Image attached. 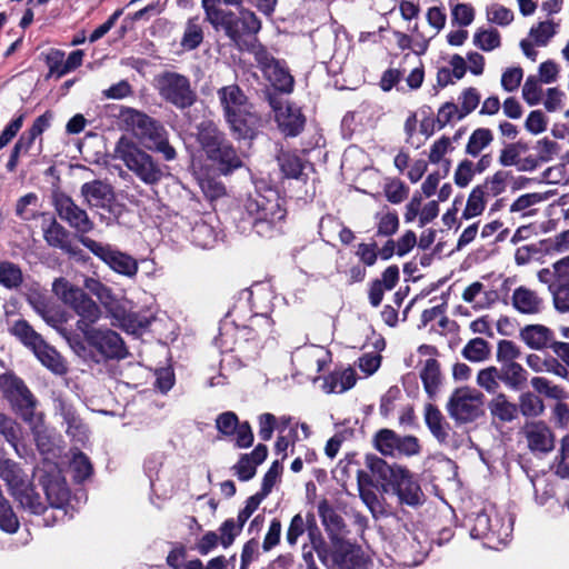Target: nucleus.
<instances>
[{"label":"nucleus","instance_id":"59","mask_svg":"<svg viewBox=\"0 0 569 569\" xmlns=\"http://www.w3.org/2000/svg\"><path fill=\"white\" fill-rule=\"evenodd\" d=\"M519 347L511 340H500L497 346V361L500 365L518 363L516 360L520 357Z\"/></svg>","mask_w":569,"mask_h":569},{"label":"nucleus","instance_id":"64","mask_svg":"<svg viewBox=\"0 0 569 569\" xmlns=\"http://www.w3.org/2000/svg\"><path fill=\"white\" fill-rule=\"evenodd\" d=\"M408 188L400 180L393 179L386 183L385 196L391 203L398 204L402 202L408 196Z\"/></svg>","mask_w":569,"mask_h":569},{"label":"nucleus","instance_id":"33","mask_svg":"<svg viewBox=\"0 0 569 569\" xmlns=\"http://www.w3.org/2000/svg\"><path fill=\"white\" fill-rule=\"evenodd\" d=\"M32 351L39 361L52 372L63 375L67 371L61 356L56 349L47 345L44 340H42Z\"/></svg>","mask_w":569,"mask_h":569},{"label":"nucleus","instance_id":"34","mask_svg":"<svg viewBox=\"0 0 569 569\" xmlns=\"http://www.w3.org/2000/svg\"><path fill=\"white\" fill-rule=\"evenodd\" d=\"M52 291L66 305L74 309L86 297V292L70 283L64 278H58L52 283Z\"/></svg>","mask_w":569,"mask_h":569},{"label":"nucleus","instance_id":"18","mask_svg":"<svg viewBox=\"0 0 569 569\" xmlns=\"http://www.w3.org/2000/svg\"><path fill=\"white\" fill-rule=\"evenodd\" d=\"M253 53L260 69L272 86L280 91L290 92L293 88V78L287 68L261 46L254 47Z\"/></svg>","mask_w":569,"mask_h":569},{"label":"nucleus","instance_id":"42","mask_svg":"<svg viewBox=\"0 0 569 569\" xmlns=\"http://www.w3.org/2000/svg\"><path fill=\"white\" fill-rule=\"evenodd\" d=\"M203 41V30L198 17L190 18L184 27L182 38L180 40L181 47L187 50L197 49Z\"/></svg>","mask_w":569,"mask_h":569},{"label":"nucleus","instance_id":"35","mask_svg":"<svg viewBox=\"0 0 569 569\" xmlns=\"http://www.w3.org/2000/svg\"><path fill=\"white\" fill-rule=\"evenodd\" d=\"M425 420L433 437L440 443H447L449 438V426L443 421L441 412L436 407L429 405L426 408Z\"/></svg>","mask_w":569,"mask_h":569},{"label":"nucleus","instance_id":"31","mask_svg":"<svg viewBox=\"0 0 569 569\" xmlns=\"http://www.w3.org/2000/svg\"><path fill=\"white\" fill-rule=\"evenodd\" d=\"M81 194L86 202L90 207L94 208L107 207L113 198L110 186L99 180L83 183L81 187Z\"/></svg>","mask_w":569,"mask_h":569},{"label":"nucleus","instance_id":"43","mask_svg":"<svg viewBox=\"0 0 569 569\" xmlns=\"http://www.w3.org/2000/svg\"><path fill=\"white\" fill-rule=\"evenodd\" d=\"M420 377L423 382L425 390L429 396L432 397L437 392L441 381V373L438 361L435 359H428L425 362Z\"/></svg>","mask_w":569,"mask_h":569},{"label":"nucleus","instance_id":"44","mask_svg":"<svg viewBox=\"0 0 569 569\" xmlns=\"http://www.w3.org/2000/svg\"><path fill=\"white\" fill-rule=\"evenodd\" d=\"M310 525L316 526L313 515L308 513L306 519L300 513L293 516L286 533L287 542L290 546H296L299 538L306 532V530H309Z\"/></svg>","mask_w":569,"mask_h":569},{"label":"nucleus","instance_id":"5","mask_svg":"<svg viewBox=\"0 0 569 569\" xmlns=\"http://www.w3.org/2000/svg\"><path fill=\"white\" fill-rule=\"evenodd\" d=\"M206 19L216 30H223L233 42L239 43L242 36L254 34L261 23L256 14L249 10H241L239 16L219 7V0H202Z\"/></svg>","mask_w":569,"mask_h":569},{"label":"nucleus","instance_id":"60","mask_svg":"<svg viewBox=\"0 0 569 569\" xmlns=\"http://www.w3.org/2000/svg\"><path fill=\"white\" fill-rule=\"evenodd\" d=\"M0 528L8 533H14L19 528L18 517L6 498L0 501Z\"/></svg>","mask_w":569,"mask_h":569},{"label":"nucleus","instance_id":"62","mask_svg":"<svg viewBox=\"0 0 569 569\" xmlns=\"http://www.w3.org/2000/svg\"><path fill=\"white\" fill-rule=\"evenodd\" d=\"M555 471L561 478L569 479V436L562 438L553 465Z\"/></svg>","mask_w":569,"mask_h":569},{"label":"nucleus","instance_id":"51","mask_svg":"<svg viewBox=\"0 0 569 569\" xmlns=\"http://www.w3.org/2000/svg\"><path fill=\"white\" fill-rule=\"evenodd\" d=\"M525 417H538L545 410L543 401L533 392L527 391L520 395L518 411Z\"/></svg>","mask_w":569,"mask_h":569},{"label":"nucleus","instance_id":"15","mask_svg":"<svg viewBox=\"0 0 569 569\" xmlns=\"http://www.w3.org/2000/svg\"><path fill=\"white\" fill-rule=\"evenodd\" d=\"M37 476L48 503L54 509H62L69 500L70 492L58 466L44 462L42 467L37 468Z\"/></svg>","mask_w":569,"mask_h":569},{"label":"nucleus","instance_id":"28","mask_svg":"<svg viewBox=\"0 0 569 569\" xmlns=\"http://www.w3.org/2000/svg\"><path fill=\"white\" fill-rule=\"evenodd\" d=\"M73 310L79 317L77 329L83 336L96 329L93 325L100 320L102 315L99 306L88 295H86Z\"/></svg>","mask_w":569,"mask_h":569},{"label":"nucleus","instance_id":"3","mask_svg":"<svg viewBox=\"0 0 569 569\" xmlns=\"http://www.w3.org/2000/svg\"><path fill=\"white\" fill-rule=\"evenodd\" d=\"M470 536L473 539H485V546L498 549L505 546L513 530V517L507 510L495 506L486 507L470 518Z\"/></svg>","mask_w":569,"mask_h":569},{"label":"nucleus","instance_id":"23","mask_svg":"<svg viewBox=\"0 0 569 569\" xmlns=\"http://www.w3.org/2000/svg\"><path fill=\"white\" fill-rule=\"evenodd\" d=\"M511 303L519 313L530 316L540 313L545 308V301L538 292L525 286L513 290Z\"/></svg>","mask_w":569,"mask_h":569},{"label":"nucleus","instance_id":"45","mask_svg":"<svg viewBox=\"0 0 569 569\" xmlns=\"http://www.w3.org/2000/svg\"><path fill=\"white\" fill-rule=\"evenodd\" d=\"M10 331L31 350H33L43 340L26 320L16 321Z\"/></svg>","mask_w":569,"mask_h":569},{"label":"nucleus","instance_id":"13","mask_svg":"<svg viewBox=\"0 0 569 569\" xmlns=\"http://www.w3.org/2000/svg\"><path fill=\"white\" fill-rule=\"evenodd\" d=\"M83 337L87 343L97 353V362L104 360H121L128 356L124 341L119 333L111 329L96 328Z\"/></svg>","mask_w":569,"mask_h":569},{"label":"nucleus","instance_id":"40","mask_svg":"<svg viewBox=\"0 0 569 569\" xmlns=\"http://www.w3.org/2000/svg\"><path fill=\"white\" fill-rule=\"evenodd\" d=\"M559 23L553 20H545L533 24L528 33V39L533 41L537 47H546L557 34Z\"/></svg>","mask_w":569,"mask_h":569},{"label":"nucleus","instance_id":"8","mask_svg":"<svg viewBox=\"0 0 569 569\" xmlns=\"http://www.w3.org/2000/svg\"><path fill=\"white\" fill-rule=\"evenodd\" d=\"M113 158L122 161L146 184H156L162 178V171L153 158L128 137L122 136L117 141Z\"/></svg>","mask_w":569,"mask_h":569},{"label":"nucleus","instance_id":"49","mask_svg":"<svg viewBox=\"0 0 569 569\" xmlns=\"http://www.w3.org/2000/svg\"><path fill=\"white\" fill-rule=\"evenodd\" d=\"M530 383L536 392L541 393L547 398L553 400H563L567 398V392L562 387L552 383L545 377H533Z\"/></svg>","mask_w":569,"mask_h":569},{"label":"nucleus","instance_id":"25","mask_svg":"<svg viewBox=\"0 0 569 569\" xmlns=\"http://www.w3.org/2000/svg\"><path fill=\"white\" fill-rule=\"evenodd\" d=\"M525 437L531 451L548 452L555 446L551 430L541 421L525 427Z\"/></svg>","mask_w":569,"mask_h":569},{"label":"nucleus","instance_id":"53","mask_svg":"<svg viewBox=\"0 0 569 569\" xmlns=\"http://www.w3.org/2000/svg\"><path fill=\"white\" fill-rule=\"evenodd\" d=\"M22 282V272L18 266L12 262H0V284L6 288H17Z\"/></svg>","mask_w":569,"mask_h":569},{"label":"nucleus","instance_id":"19","mask_svg":"<svg viewBox=\"0 0 569 569\" xmlns=\"http://www.w3.org/2000/svg\"><path fill=\"white\" fill-rule=\"evenodd\" d=\"M54 207L59 217L78 232L84 234L93 229L94 224L88 213L77 206L69 196L57 194L54 197Z\"/></svg>","mask_w":569,"mask_h":569},{"label":"nucleus","instance_id":"24","mask_svg":"<svg viewBox=\"0 0 569 569\" xmlns=\"http://www.w3.org/2000/svg\"><path fill=\"white\" fill-rule=\"evenodd\" d=\"M276 119L282 132L291 137L299 134L305 126L300 109L288 102L276 108Z\"/></svg>","mask_w":569,"mask_h":569},{"label":"nucleus","instance_id":"39","mask_svg":"<svg viewBox=\"0 0 569 569\" xmlns=\"http://www.w3.org/2000/svg\"><path fill=\"white\" fill-rule=\"evenodd\" d=\"M308 538L310 542L309 547L317 553L323 566L329 567L330 561L337 563L333 560L335 550L331 551L317 526H309Z\"/></svg>","mask_w":569,"mask_h":569},{"label":"nucleus","instance_id":"38","mask_svg":"<svg viewBox=\"0 0 569 569\" xmlns=\"http://www.w3.org/2000/svg\"><path fill=\"white\" fill-rule=\"evenodd\" d=\"M23 420L29 423L38 449L42 453L50 452L52 448V438L50 431L43 425L42 415L36 412L32 415V419Z\"/></svg>","mask_w":569,"mask_h":569},{"label":"nucleus","instance_id":"58","mask_svg":"<svg viewBox=\"0 0 569 569\" xmlns=\"http://www.w3.org/2000/svg\"><path fill=\"white\" fill-rule=\"evenodd\" d=\"M463 118L465 116H461V111L456 103L446 102L439 108L437 112L436 124L438 129H442L447 124L453 121L462 120Z\"/></svg>","mask_w":569,"mask_h":569},{"label":"nucleus","instance_id":"50","mask_svg":"<svg viewBox=\"0 0 569 569\" xmlns=\"http://www.w3.org/2000/svg\"><path fill=\"white\" fill-rule=\"evenodd\" d=\"M462 356L471 362H481L489 358L490 348L482 338L471 339L463 348Z\"/></svg>","mask_w":569,"mask_h":569},{"label":"nucleus","instance_id":"63","mask_svg":"<svg viewBox=\"0 0 569 569\" xmlns=\"http://www.w3.org/2000/svg\"><path fill=\"white\" fill-rule=\"evenodd\" d=\"M475 174L476 171L473 162L471 160L463 159L456 168L453 174L455 183L460 188H465L472 181Z\"/></svg>","mask_w":569,"mask_h":569},{"label":"nucleus","instance_id":"26","mask_svg":"<svg viewBox=\"0 0 569 569\" xmlns=\"http://www.w3.org/2000/svg\"><path fill=\"white\" fill-rule=\"evenodd\" d=\"M520 339L532 350H543L551 347L555 335L543 325H527L519 332Z\"/></svg>","mask_w":569,"mask_h":569},{"label":"nucleus","instance_id":"29","mask_svg":"<svg viewBox=\"0 0 569 569\" xmlns=\"http://www.w3.org/2000/svg\"><path fill=\"white\" fill-rule=\"evenodd\" d=\"M462 300L475 309L483 310L490 308L497 300V292L487 289L480 281L470 283L462 292Z\"/></svg>","mask_w":569,"mask_h":569},{"label":"nucleus","instance_id":"36","mask_svg":"<svg viewBox=\"0 0 569 569\" xmlns=\"http://www.w3.org/2000/svg\"><path fill=\"white\" fill-rule=\"evenodd\" d=\"M84 287L97 297L109 315L112 312V309L120 303L112 293V290L94 278H87L84 280Z\"/></svg>","mask_w":569,"mask_h":569},{"label":"nucleus","instance_id":"12","mask_svg":"<svg viewBox=\"0 0 569 569\" xmlns=\"http://www.w3.org/2000/svg\"><path fill=\"white\" fill-rule=\"evenodd\" d=\"M79 240L82 246L90 250V252L114 272L128 278H132L137 274L138 262L130 254L120 251L109 243H102L89 237L81 236Z\"/></svg>","mask_w":569,"mask_h":569},{"label":"nucleus","instance_id":"20","mask_svg":"<svg viewBox=\"0 0 569 569\" xmlns=\"http://www.w3.org/2000/svg\"><path fill=\"white\" fill-rule=\"evenodd\" d=\"M331 360L330 352L322 346L306 345L292 353V361L307 375L319 373Z\"/></svg>","mask_w":569,"mask_h":569},{"label":"nucleus","instance_id":"17","mask_svg":"<svg viewBox=\"0 0 569 569\" xmlns=\"http://www.w3.org/2000/svg\"><path fill=\"white\" fill-rule=\"evenodd\" d=\"M318 512L331 541L332 548H335L333 560L336 562H341L343 556H346L351 548V545L342 537L346 528L345 521L327 501L319 503Z\"/></svg>","mask_w":569,"mask_h":569},{"label":"nucleus","instance_id":"7","mask_svg":"<svg viewBox=\"0 0 569 569\" xmlns=\"http://www.w3.org/2000/svg\"><path fill=\"white\" fill-rule=\"evenodd\" d=\"M198 141L208 159L217 163L223 174L242 166L234 148L213 122L202 121L199 124Z\"/></svg>","mask_w":569,"mask_h":569},{"label":"nucleus","instance_id":"37","mask_svg":"<svg viewBox=\"0 0 569 569\" xmlns=\"http://www.w3.org/2000/svg\"><path fill=\"white\" fill-rule=\"evenodd\" d=\"M492 141L493 133L490 129L478 128L470 134L465 152L472 158H477L492 143Z\"/></svg>","mask_w":569,"mask_h":569},{"label":"nucleus","instance_id":"56","mask_svg":"<svg viewBox=\"0 0 569 569\" xmlns=\"http://www.w3.org/2000/svg\"><path fill=\"white\" fill-rule=\"evenodd\" d=\"M243 526L233 518L223 521L219 528L220 545L227 549L229 548L234 539L241 533Z\"/></svg>","mask_w":569,"mask_h":569},{"label":"nucleus","instance_id":"22","mask_svg":"<svg viewBox=\"0 0 569 569\" xmlns=\"http://www.w3.org/2000/svg\"><path fill=\"white\" fill-rule=\"evenodd\" d=\"M57 410L67 426L66 432L68 436L76 442L84 443L89 439V431L74 408L66 401L59 400Z\"/></svg>","mask_w":569,"mask_h":569},{"label":"nucleus","instance_id":"2","mask_svg":"<svg viewBox=\"0 0 569 569\" xmlns=\"http://www.w3.org/2000/svg\"><path fill=\"white\" fill-rule=\"evenodd\" d=\"M243 211L258 236L273 238L282 232L287 212L278 199H268L262 194L250 196L244 200Z\"/></svg>","mask_w":569,"mask_h":569},{"label":"nucleus","instance_id":"47","mask_svg":"<svg viewBox=\"0 0 569 569\" xmlns=\"http://www.w3.org/2000/svg\"><path fill=\"white\" fill-rule=\"evenodd\" d=\"M217 232L209 223L204 221L197 222L192 228V241L202 249L213 247L217 242Z\"/></svg>","mask_w":569,"mask_h":569},{"label":"nucleus","instance_id":"6","mask_svg":"<svg viewBox=\"0 0 569 569\" xmlns=\"http://www.w3.org/2000/svg\"><path fill=\"white\" fill-rule=\"evenodd\" d=\"M0 478L23 510L32 515H41L47 510V503L34 491L28 481L27 475L16 461L0 457Z\"/></svg>","mask_w":569,"mask_h":569},{"label":"nucleus","instance_id":"48","mask_svg":"<svg viewBox=\"0 0 569 569\" xmlns=\"http://www.w3.org/2000/svg\"><path fill=\"white\" fill-rule=\"evenodd\" d=\"M281 171L288 178L298 179L305 168L303 160L296 153L281 152L278 156Z\"/></svg>","mask_w":569,"mask_h":569},{"label":"nucleus","instance_id":"41","mask_svg":"<svg viewBox=\"0 0 569 569\" xmlns=\"http://www.w3.org/2000/svg\"><path fill=\"white\" fill-rule=\"evenodd\" d=\"M377 234L381 237H390L398 231L399 217L395 210L383 207L375 216Z\"/></svg>","mask_w":569,"mask_h":569},{"label":"nucleus","instance_id":"27","mask_svg":"<svg viewBox=\"0 0 569 569\" xmlns=\"http://www.w3.org/2000/svg\"><path fill=\"white\" fill-rule=\"evenodd\" d=\"M43 237L49 246L59 248L71 257H77L81 252V250L69 240V232L66 228L56 220H52L43 228Z\"/></svg>","mask_w":569,"mask_h":569},{"label":"nucleus","instance_id":"10","mask_svg":"<svg viewBox=\"0 0 569 569\" xmlns=\"http://www.w3.org/2000/svg\"><path fill=\"white\" fill-rule=\"evenodd\" d=\"M128 120L131 121L136 136L143 146L159 152L167 161H172L177 157L176 149L169 143L167 130L157 121L138 111H129Z\"/></svg>","mask_w":569,"mask_h":569},{"label":"nucleus","instance_id":"14","mask_svg":"<svg viewBox=\"0 0 569 569\" xmlns=\"http://www.w3.org/2000/svg\"><path fill=\"white\" fill-rule=\"evenodd\" d=\"M483 395L473 388H458L451 395L447 409L458 422H471L482 413Z\"/></svg>","mask_w":569,"mask_h":569},{"label":"nucleus","instance_id":"9","mask_svg":"<svg viewBox=\"0 0 569 569\" xmlns=\"http://www.w3.org/2000/svg\"><path fill=\"white\" fill-rule=\"evenodd\" d=\"M528 371L520 363H505L500 367L489 366L477 375V385L488 393H497L503 385L510 391L526 388Z\"/></svg>","mask_w":569,"mask_h":569},{"label":"nucleus","instance_id":"11","mask_svg":"<svg viewBox=\"0 0 569 569\" xmlns=\"http://www.w3.org/2000/svg\"><path fill=\"white\" fill-rule=\"evenodd\" d=\"M154 87L166 102L181 110L190 108L197 100L190 79L178 72L164 71L158 74Z\"/></svg>","mask_w":569,"mask_h":569},{"label":"nucleus","instance_id":"4","mask_svg":"<svg viewBox=\"0 0 569 569\" xmlns=\"http://www.w3.org/2000/svg\"><path fill=\"white\" fill-rule=\"evenodd\" d=\"M366 466L392 487L401 503L418 506L422 502L423 495L420 486L406 468L398 465L390 466L375 455L366 457Z\"/></svg>","mask_w":569,"mask_h":569},{"label":"nucleus","instance_id":"55","mask_svg":"<svg viewBox=\"0 0 569 569\" xmlns=\"http://www.w3.org/2000/svg\"><path fill=\"white\" fill-rule=\"evenodd\" d=\"M398 435L389 429L380 430L375 438L376 448L385 456L397 453Z\"/></svg>","mask_w":569,"mask_h":569},{"label":"nucleus","instance_id":"21","mask_svg":"<svg viewBox=\"0 0 569 569\" xmlns=\"http://www.w3.org/2000/svg\"><path fill=\"white\" fill-rule=\"evenodd\" d=\"M110 317L113 319V326L121 328L128 333L137 336L144 332L152 321V317L150 315L128 312L121 302L112 309Z\"/></svg>","mask_w":569,"mask_h":569},{"label":"nucleus","instance_id":"16","mask_svg":"<svg viewBox=\"0 0 569 569\" xmlns=\"http://www.w3.org/2000/svg\"><path fill=\"white\" fill-rule=\"evenodd\" d=\"M0 388L22 419H32L37 400L20 378L4 373L0 376Z\"/></svg>","mask_w":569,"mask_h":569},{"label":"nucleus","instance_id":"52","mask_svg":"<svg viewBox=\"0 0 569 569\" xmlns=\"http://www.w3.org/2000/svg\"><path fill=\"white\" fill-rule=\"evenodd\" d=\"M509 178V172L499 170L491 177L487 178L482 184H479V187L482 188L483 192L487 196L490 194L496 197L501 194L506 190Z\"/></svg>","mask_w":569,"mask_h":569},{"label":"nucleus","instance_id":"46","mask_svg":"<svg viewBox=\"0 0 569 569\" xmlns=\"http://www.w3.org/2000/svg\"><path fill=\"white\" fill-rule=\"evenodd\" d=\"M486 196L482 188L479 186L475 187L467 199L461 218L469 220L480 216L486 208Z\"/></svg>","mask_w":569,"mask_h":569},{"label":"nucleus","instance_id":"32","mask_svg":"<svg viewBox=\"0 0 569 569\" xmlns=\"http://www.w3.org/2000/svg\"><path fill=\"white\" fill-rule=\"evenodd\" d=\"M356 371L352 368L336 370L325 378L322 389L326 393H342L356 385Z\"/></svg>","mask_w":569,"mask_h":569},{"label":"nucleus","instance_id":"1","mask_svg":"<svg viewBox=\"0 0 569 569\" xmlns=\"http://www.w3.org/2000/svg\"><path fill=\"white\" fill-rule=\"evenodd\" d=\"M226 121L237 139H253L261 119L237 84L222 87L217 92Z\"/></svg>","mask_w":569,"mask_h":569},{"label":"nucleus","instance_id":"61","mask_svg":"<svg viewBox=\"0 0 569 569\" xmlns=\"http://www.w3.org/2000/svg\"><path fill=\"white\" fill-rule=\"evenodd\" d=\"M481 94L476 88L465 89L458 98L461 116L467 117L480 103Z\"/></svg>","mask_w":569,"mask_h":569},{"label":"nucleus","instance_id":"54","mask_svg":"<svg viewBox=\"0 0 569 569\" xmlns=\"http://www.w3.org/2000/svg\"><path fill=\"white\" fill-rule=\"evenodd\" d=\"M70 469L73 475V479L77 482L87 480L92 473V466L90 460L82 452H74L70 462Z\"/></svg>","mask_w":569,"mask_h":569},{"label":"nucleus","instance_id":"30","mask_svg":"<svg viewBox=\"0 0 569 569\" xmlns=\"http://www.w3.org/2000/svg\"><path fill=\"white\" fill-rule=\"evenodd\" d=\"M488 402V410L492 420L507 423L518 417V405L509 400L506 393L498 391Z\"/></svg>","mask_w":569,"mask_h":569},{"label":"nucleus","instance_id":"57","mask_svg":"<svg viewBox=\"0 0 569 569\" xmlns=\"http://www.w3.org/2000/svg\"><path fill=\"white\" fill-rule=\"evenodd\" d=\"M473 43L483 51H492L500 47V34L496 29L478 30L473 36Z\"/></svg>","mask_w":569,"mask_h":569}]
</instances>
